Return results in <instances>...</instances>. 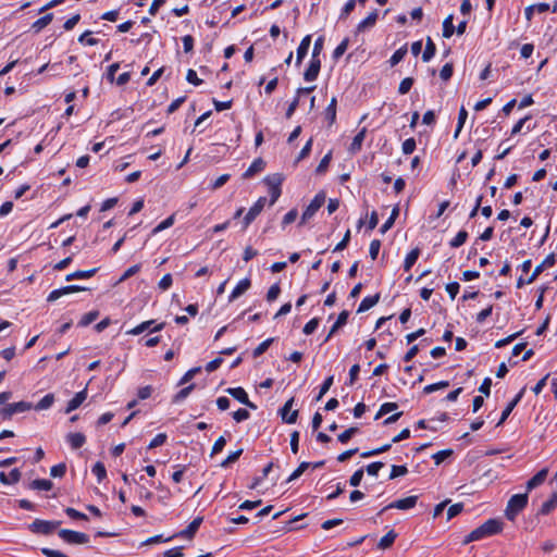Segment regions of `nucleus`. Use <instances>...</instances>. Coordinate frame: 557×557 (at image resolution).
I'll return each instance as SVG.
<instances>
[{"mask_svg": "<svg viewBox=\"0 0 557 557\" xmlns=\"http://www.w3.org/2000/svg\"><path fill=\"white\" fill-rule=\"evenodd\" d=\"M414 81L412 77H406L404 78L400 84H399V87H398V92L400 95H406L409 92V90L411 89L412 85H413Z\"/></svg>", "mask_w": 557, "mask_h": 557, "instance_id": "obj_56", "label": "nucleus"}, {"mask_svg": "<svg viewBox=\"0 0 557 557\" xmlns=\"http://www.w3.org/2000/svg\"><path fill=\"white\" fill-rule=\"evenodd\" d=\"M467 117H468V112L463 107H461L459 114H458V123H457V127L454 133V138H458V136L466 123Z\"/></svg>", "mask_w": 557, "mask_h": 557, "instance_id": "obj_44", "label": "nucleus"}, {"mask_svg": "<svg viewBox=\"0 0 557 557\" xmlns=\"http://www.w3.org/2000/svg\"><path fill=\"white\" fill-rule=\"evenodd\" d=\"M348 317H349V312L347 310H344L338 314L335 323L332 325V327H331L329 334L326 335V337L324 338L323 343L329 342L333 337V335L337 332V330L347 323Z\"/></svg>", "mask_w": 557, "mask_h": 557, "instance_id": "obj_17", "label": "nucleus"}, {"mask_svg": "<svg viewBox=\"0 0 557 557\" xmlns=\"http://www.w3.org/2000/svg\"><path fill=\"white\" fill-rule=\"evenodd\" d=\"M319 326V319L318 318H313L311 319L310 321H308L304 329H302V332L306 334V335H310L312 333L315 332V330L318 329Z\"/></svg>", "mask_w": 557, "mask_h": 557, "instance_id": "obj_62", "label": "nucleus"}, {"mask_svg": "<svg viewBox=\"0 0 557 557\" xmlns=\"http://www.w3.org/2000/svg\"><path fill=\"white\" fill-rule=\"evenodd\" d=\"M65 472L66 466L63 462L54 465L50 469V475L53 478H62L65 474Z\"/></svg>", "mask_w": 557, "mask_h": 557, "instance_id": "obj_59", "label": "nucleus"}, {"mask_svg": "<svg viewBox=\"0 0 557 557\" xmlns=\"http://www.w3.org/2000/svg\"><path fill=\"white\" fill-rule=\"evenodd\" d=\"M272 468H273V462L268 463L263 468L262 474H260V476H257L252 480L251 484L249 485V488L253 490V488L258 487L260 485V483L262 482V480L269 475Z\"/></svg>", "mask_w": 557, "mask_h": 557, "instance_id": "obj_40", "label": "nucleus"}, {"mask_svg": "<svg viewBox=\"0 0 557 557\" xmlns=\"http://www.w3.org/2000/svg\"><path fill=\"white\" fill-rule=\"evenodd\" d=\"M468 233L466 231H459L457 235L449 242L451 248H458L462 246L468 239Z\"/></svg>", "mask_w": 557, "mask_h": 557, "instance_id": "obj_42", "label": "nucleus"}, {"mask_svg": "<svg viewBox=\"0 0 557 557\" xmlns=\"http://www.w3.org/2000/svg\"><path fill=\"white\" fill-rule=\"evenodd\" d=\"M164 325H165L164 322L154 324V320H148V321L141 322L140 324H138L134 329L127 331L126 333L129 334V335H139L143 332L148 331V330L150 332H159V331L164 329Z\"/></svg>", "mask_w": 557, "mask_h": 557, "instance_id": "obj_9", "label": "nucleus"}, {"mask_svg": "<svg viewBox=\"0 0 557 557\" xmlns=\"http://www.w3.org/2000/svg\"><path fill=\"white\" fill-rule=\"evenodd\" d=\"M548 474V470L546 468L540 470L535 475H533L528 482H527V492H531L533 488L540 486L544 483Z\"/></svg>", "mask_w": 557, "mask_h": 557, "instance_id": "obj_16", "label": "nucleus"}, {"mask_svg": "<svg viewBox=\"0 0 557 557\" xmlns=\"http://www.w3.org/2000/svg\"><path fill=\"white\" fill-rule=\"evenodd\" d=\"M399 214V208L398 207H395L393 210H392V213L389 215V218L384 222V224L380 227V232L382 234H385L389 228H392V226L394 225L395 223V220L396 218L398 216Z\"/></svg>", "mask_w": 557, "mask_h": 557, "instance_id": "obj_36", "label": "nucleus"}, {"mask_svg": "<svg viewBox=\"0 0 557 557\" xmlns=\"http://www.w3.org/2000/svg\"><path fill=\"white\" fill-rule=\"evenodd\" d=\"M52 487L53 483L47 479H36L29 484V488L36 491H50Z\"/></svg>", "mask_w": 557, "mask_h": 557, "instance_id": "obj_31", "label": "nucleus"}, {"mask_svg": "<svg viewBox=\"0 0 557 557\" xmlns=\"http://www.w3.org/2000/svg\"><path fill=\"white\" fill-rule=\"evenodd\" d=\"M250 285H251V282L249 278L240 280L237 283V285L234 287V289L232 290V293L228 297V300L233 301L234 299L238 298L240 295H243L244 293H246L249 289Z\"/></svg>", "mask_w": 557, "mask_h": 557, "instance_id": "obj_22", "label": "nucleus"}, {"mask_svg": "<svg viewBox=\"0 0 557 557\" xmlns=\"http://www.w3.org/2000/svg\"><path fill=\"white\" fill-rule=\"evenodd\" d=\"M321 69V61L319 58H311L309 66L304 73V79L306 82H313L317 79Z\"/></svg>", "mask_w": 557, "mask_h": 557, "instance_id": "obj_14", "label": "nucleus"}, {"mask_svg": "<svg viewBox=\"0 0 557 557\" xmlns=\"http://www.w3.org/2000/svg\"><path fill=\"white\" fill-rule=\"evenodd\" d=\"M294 398L288 399L281 408L280 412L284 422L293 424L297 421L298 410L290 411Z\"/></svg>", "mask_w": 557, "mask_h": 557, "instance_id": "obj_13", "label": "nucleus"}, {"mask_svg": "<svg viewBox=\"0 0 557 557\" xmlns=\"http://www.w3.org/2000/svg\"><path fill=\"white\" fill-rule=\"evenodd\" d=\"M503 531V522L498 519H488L480 527L472 530L462 541L463 545L471 542L481 541Z\"/></svg>", "mask_w": 557, "mask_h": 557, "instance_id": "obj_1", "label": "nucleus"}, {"mask_svg": "<svg viewBox=\"0 0 557 557\" xmlns=\"http://www.w3.org/2000/svg\"><path fill=\"white\" fill-rule=\"evenodd\" d=\"M420 256V249L413 248L410 252L407 253L405 261H404V270L406 272L410 271L413 264L417 262L418 258Z\"/></svg>", "mask_w": 557, "mask_h": 557, "instance_id": "obj_30", "label": "nucleus"}, {"mask_svg": "<svg viewBox=\"0 0 557 557\" xmlns=\"http://www.w3.org/2000/svg\"><path fill=\"white\" fill-rule=\"evenodd\" d=\"M87 397V391L83 389L75 394V396L67 403L65 408V413H70L74 410H76L86 399Z\"/></svg>", "mask_w": 557, "mask_h": 557, "instance_id": "obj_20", "label": "nucleus"}, {"mask_svg": "<svg viewBox=\"0 0 557 557\" xmlns=\"http://www.w3.org/2000/svg\"><path fill=\"white\" fill-rule=\"evenodd\" d=\"M242 454H243V449H242V448H240V449H237V450H235V451H233V453H231V454L227 456V458L221 462V465H220V466H221L222 468H227V467H230V465H232V463H234L235 461H237V460H238V458L242 456Z\"/></svg>", "mask_w": 557, "mask_h": 557, "instance_id": "obj_55", "label": "nucleus"}, {"mask_svg": "<svg viewBox=\"0 0 557 557\" xmlns=\"http://www.w3.org/2000/svg\"><path fill=\"white\" fill-rule=\"evenodd\" d=\"M274 342V338H267L265 341H263L262 343H260L252 351V356L255 358L261 356L262 354H264L268 348L271 346V344Z\"/></svg>", "mask_w": 557, "mask_h": 557, "instance_id": "obj_47", "label": "nucleus"}, {"mask_svg": "<svg viewBox=\"0 0 557 557\" xmlns=\"http://www.w3.org/2000/svg\"><path fill=\"white\" fill-rule=\"evenodd\" d=\"M99 315L98 311H89L85 313L78 322V326L85 327L92 323Z\"/></svg>", "mask_w": 557, "mask_h": 557, "instance_id": "obj_46", "label": "nucleus"}, {"mask_svg": "<svg viewBox=\"0 0 557 557\" xmlns=\"http://www.w3.org/2000/svg\"><path fill=\"white\" fill-rule=\"evenodd\" d=\"M267 202L265 197H260L253 206L248 210L246 215L244 216L243 223L244 228H247L249 224L261 213Z\"/></svg>", "mask_w": 557, "mask_h": 557, "instance_id": "obj_8", "label": "nucleus"}, {"mask_svg": "<svg viewBox=\"0 0 557 557\" xmlns=\"http://www.w3.org/2000/svg\"><path fill=\"white\" fill-rule=\"evenodd\" d=\"M453 73H454V66L451 63H446L442 70L440 71V77L444 81V82H447L453 76Z\"/></svg>", "mask_w": 557, "mask_h": 557, "instance_id": "obj_61", "label": "nucleus"}, {"mask_svg": "<svg viewBox=\"0 0 557 557\" xmlns=\"http://www.w3.org/2000/svg\"><path fill=\"white\" fill-rule=\"evenodd\" d=\"M166 434L165 433H159L157 434L149 443L148 449H153L156 447H159L163 445L166 442Z\"/></svg>", "mask_w": 557, "mask_h": 557, "instance_id": "obj_57", "label": "nucleus"}, {"mask_svg": "<svg viewBox=\"0 0 557 557\" xmlns=\"http://www.w3.org/2000/svg\"><path fill=\"white\" fill-rule=\"evenodd\" d=\"M355 7L356 0H348L341 11L339 18H346L354 11Z\"/></svg>", "mask_w": 557, "mask_h": 557, "instance_id": "obj_63", "label": "nucleus"}, {"mask_svg": "<svg viewBox=\"0 0 557 557\" xmlns=\"http://www.w3.org/2000/svg\"><path fill=\"white\" fill-rule=\"evenodd\" d=\"M324 201L325 195L323 193L317 194L314 198L311 200V202L308 205V207L305 209L301 215V223L311 219L315 214V212L323 206Z\"/></svg>", "mask_w": 557, "mask_h": 557, "instance_id": "obj_6", "label": "nucleus"}, {"mask_svg": "<svg viewBox=\"0 0 557 557\" xmlns=\"http://www.w3.org/2000/svg\"><path fill=\"white\" fill-rule=\"evenodd\" d=\"M54 396L53 394L45 395L34 407L35 410H46L53 405Z\"/></svg>", "mask_w": 557, "mask_h": 557, "instance_id": "obj_37", "label": "nucleus"}, {"mask_svg": "<svg viewBox=\"0 0 557 557\" xmlns=\"http://www.w3.org/2000/svg\"><path fill=\"white\" fill-rule=\"evenodd\" d=\"M91 34H92L91 30H86L85 33H83L78 37V41L82 45H86V46H96V45H98L99 40L97 38L90 37Z\"/></svg>", "mask_w": 557, "mask_h": 557, "instance_id": "obj_53", "label": "nucleus"}, {"mask_svg": "<svg viewBox=\"0 0 557 557\" xmlns=\"http://www.w3.org/2000/svg\"><path fill=\"white\" fill-rule=\"evenodd\" d=\"M91 472L94 475H96L98 482H102L106 476H107V470H106V467L102 462L98 461L96 462L92 468H91Z\"/></svg>", "mask_w": 557, "mask_h": 557, "instance_id": "obj_38", "label": "nucleus"}, {"mask_svg": "<svg viewBox=\"0 0 557 557\" xmlns=\"http://www.w3.org/2000/svg\"><path fill=\"white\" fill-rule=\"evenodd\" d=\"M557 507V492H554L550 498L543 503L539 510V515H548Z\"/></svg>", "mask_w": 557, "mask_h": 557, "instance_id": "obj_28", "label": "nucleus"}, {"mask_svg": "<svg viewBox=\"0 0 557 557\" xmlns=\"http://www.w3.org/2000/svg\"><path fill=\"white\" fill-rule=\"evenodd\" d=\"M58 534L67 544H87L89 542V536L78 531L62 529Z\"/></svg>", "mask_w": 557, "mask_h": 557, "instance_id": "obj_4", "label": "nucleus"}, {"mask_svg": "<svg viewBox=\"0 0 557 557\" xmlns=\"http://www.w3.org/2000/svg\"><path fill=\"white\" fill-rule=\"evenodd\" d=\"M525 392V387H523L515 397L511 399L506 408L503 410L499 421L497 422V426L502 425L510 416L515 407L520 403Z\"/></svg>", "mask_w": 557, "mask_h": 557, "instance_id": "obj_12", "label": "nucleus"}, {"mask_svg": "<svg viewBox=\"0 0 557 557\" xmlns=\"http://www.w3.org/2000/svg\"><path fill=\"white\" fill-rule=\"evenodd\" d=\"M195 388V384H190L182 388L174 397L173 403L178 404L189 396L191 391Z\"/></svg>", "mask_w": 557, "mask_h": 557, "instance_id": "obj_49", "label": "nucleus"}, {"mask_svg": "<svg viewBox=\"0 0 557 557\" xmlns=\"http://www.w3.org/2000/svg\"><path fill=\"white\" fill-rule=\"evenodd\" d=\"M332 160V151H329L320 161L315 169L317 174H324L330 165Z\"/></svg>", "mask_w": 557, "mask_h": 557, "instance_id": "obj_45", "label": "nucleus"}, {"mask_svg": "<svg viewBox=\"0 0 557 557\" xmlns=\"http://www.w3.org/2000/svg\"><path fill=\"white\" fill-rule=\"evenodd\" d=\"M32 408H33V406L30 403L22 400V401L9 404L3 409H1L0 413L3 419H9L15 413L25 412V411L30 410Z\"/></svg>", "mask_w": 557, "mask_h": 557, "instance_id": "obj_7", "label": "nucleus"}, {"mask_svg": "<svg viewBox=\"0 0 557 557\" xmlns=\"http://www.w3.org/2000/svg\"><path fill=\"white\" fill-rule=\"evenodd\" d=\"M397 537V533L394 530L388 531L377 543L380 549H387L393 545Z\"/></svg>", "mask_w": 557, "mask_h": 557, "instance_id": "obj_29", "label": "nucleus"}, {"mask_svg": "<svg viewBox=\"0 0 557 557\" xmlns=\"http://www.w3.org/2000/svg\"><path fill=\"white\" fill-rule=\"evenodd\" d=\"M380 294H375V295H372V296H367L364 297L359 307H358V310L357 312H366L368 311L369 309H371L372 307H374L379 301H380Z\"/></svg>", "mask_w": 557, "mask_h": 557, "instance_id": "obj_25", "label": "nucleus"}, {"mask_svg": "<svg viewBox=\"0 0 557 557\" xmlns=\"http://www.w3.org/2000/svg\"><path fill=\"white\" fill-rule=\"evenodd\" d=\"M21 471L15 468L9 474L0 472V482L4 485L15 484L21 480Z\"/></svg>", "mask_w": 557, "mask_h": 557, "instance_id": "obj_26", "label": "nucleus"}, {"mask_svg": "<svg viewBox=\"0 0 557 557\" xmlns=\"http://www.w3.org/2000/svg\"><path fill=\"white\" fill-rule=\"evenodd\" d=\"M366 134H367V128L363 127L352 138V141H351V144L349 146V151L351 153H357L358 151L361 150L362 143H363L364 138H366Z\"/></svg>", "mask_w": 557, "mask_h": 557, "instance_id": "obj_23", "label": "nucleus"}, {"mask_svg": "<svg viewBox=\"0 0 557 557\" xmlns=\"http://www.w3.org/2000/svg\"><path fill=\"white\" fill-rule=\"evenodd\" d=\"M377 16H379L377 10H374L371 13H369V15L366 18H363L362 21L359 22V24L356 27V33L357 34L363 33L368 28L373 27L376 23Z\"/></svg>", "mask_w": 557, "mask_h": 557, "instance_id": "obj_18", "label": "nucleus"}, {"mask_svg": "<svg viewBox=\"0 0 557 557\" xmlns=\"http://www.w3.org/2000/svg\"><path fill=\"white\" fill-rule=\"evenodd\" d=\"M407 45H404L399 49H397L388 60L389 65L393 67L397 65L400 61H403V59L407 54Z\"/></svg>", "mask_w": 557, "mask_h": 557, "instance_id": "obj_34", "label": "nucleus"}, {"mask_svg": "<svg viewBox=\"0 0 557 557\" xmlns=\"http://www.w3.org/2000/svg\"><path fill=\"white\" fill-rule=\"evenodd\" d=\"M61 524L60 521H48L41 519H35L29 525L28 529L33 533L48 535L53 532V530Z\"/></svg>", "mask_w": 557, "mask_h": 557, "instance_id": "obj_3", "label": "nucleus"}, {"mask_svg": "<svg viewBox=\"0 0 557 557\" xmlns=\"http://www.w3.org/2000/svg\"><path fill=\"white\" fill-rule=\"evenodd\" d=\"M52 20H53V14L48 13V14L41 16L40 18H38L37 21H35L32 25V29L35 30L36 33H39L47 25H49L52 22Z\"/></svg>", "mask_w": 557, "mask_h": 557, "instance_id": "obj_32", "label": "nucleus"}, {"mask_svg": "<svg viewBox=\"0 0 557 557\" xmlns=\"http://www.w3.org/2000/svg\"><path fill=\"white\" fill-rule=\"evenodd\" d=\"M334 376L330 375L327 376L324 382L320 386L319 394L315 397V400L319 401L322 399V397L330 391L331 386L333 385Z\"/></svg>", "mask_w": 557, "mask_h": 557, "instance_id": "obj_43", "label": "nucleus"}, {"mask_svg": "<svg viewBox=\"0 0 557 557\" xmlns=\"http://www.w3.org/2000/svg\"><path fill=\"white\" fill-rule=\"evenodd\" d=\"M264 181L269 186L270 205L272 206L277 201L282 194L281 184L283 178L280 174H275L273 176L265 177Z\"/></svg>", "mask_w": 557, "mask_h": 557, "instance_id": "obj_5", "label": "nucleus"}, {"mask_svg": "<svg viewBox=\"0 0 557 557\" xmlns=\"http://www.w3.org/2000/svg\"><path fill=\"white\" fill-rule=\"evenodd\" d=\"M417 144L414 138H408L403 143V152L405 154H411L416 150Z\"/></svg>", "mask_w": 557, "mask_h": 557, "instance_id": "obj_64", "label": "nucleus"}, {"mask_svg": "<svg viewBox=\"0 0 557 557\" xmlns=\"http://www.w3.org/2000/svg\"><path fill=\"white\" fill-rule=\"evenodd\" d=\"M529 502L528 493L512 495L506 506L505 517L509 521H516L518 515L525 509Z\"/></svg>", "mask_w": 557, "mask_h": 557, "instance_id": "obj_2", "label": "nucleus"}, {"mask_svg": "<svg viewBox=\"0 0 557 557\" xmlns=\"http://www.w3.org/2000/svg\"><path fill=\"white\" fill-rule=\"evenodd\" d=\"M336 107L337 99L333 97L324 110V119L329 122V126H332L336 121Z\"/></svg>", "mask_w": 557, "mask_h": 557, "instance_id": "obj_24", "label": "nucleus"}, {"mask_svg": "<svg viewBox=\"0 0 557 557\" xmlns=\"http://www.w3.org/2000/svg\"><path fill=\"white\" fill-rule=\"evenodd\" d=\"M66 441L73 449L81 448L86 443V436L83 433H69Z\"/></svg>", "mask_w": 557, "mask_h": 557, "instance_id": "obj_27", "label": "nucleus"}, {"mask_svg": "<svg viewBox=\"0 0 557 557\" xmlns=\"http://www.w3.org/2000/svg\"><path fill=\"white\" fill-rule=\"evenodd\" d=\"M310 44H311L310 35H307L301 39V41L297 48V54H296V65L297 66H299L301 64L304 58L307 55Z\"/></svg>", "mask_w": 557, "mask_h": 557, "instance_id": "obj_19", "label": "nucleus"}, {"mask_svg": "<svg viewBox=\"0 0 557 557\" xmlns=\"http://www.w3.org/2000/svg\"><path fill=\"white\" fill-rule=\"evenodd\" d=\"M265 168V162L261 158H257L252 161L249 168L244 172V178H251L255 174L263 171Z\"/></svg>", "mask_w": 557, "mask_h": 557, "instance_id": "obj_21", "label": "nucleus"}, {"mask_svg": "<svg viewBox=\"0 0 557 557\" xmlns=\"http://www.w3.org/2000/svg\"><path fill=\"white\" fill-rule=\"evenodd\" d=\"M454 16L448 15L444 22H443V37L444 38H450L455 33V26H454Z\"/></svg>", "mask_w": 557, "mask_h": 557, "instance_id": "obj_35", "label": "nucleus"}, {"mask_svg": "<svg viewBox=\"0 0 557 557\" xmlns=\"http://www.w3.org/2000/svg\"><path fill=\"white\" fill-rule=\"evenodd\" d=\"M175 222V213L171 214L170 216H168L164 221H162L161 223H159L153 230H152V235H156L169 227H171Z\"/></svg>", "mask_w": 557, "mask_h": 557, "instance_id": "obj_39", "label": "nucleus"}, {"mask_svg": "<svg viewBox=\"0 0 557 557\" xmlns=\"http://www.w3.org/2000/svg\"><path fill=\"white\" fill-rule=\"evenodd\" d=\"M394 443H388V444H385L379 448H375V449H372V450H369V451H364L362 453L360 456L362 458H369V457H372V456H376V455H380V454H383L385 451H388L392 447Z\"/></svg>", "mask_w": 557, "mask_h": 557, "instance_id": "obj_50", "label": "nucleus"}, {"mask_svg": "<svg viewBox=\"0 0 557 557\" xmlns=\"http://www.w3.org/2000/svg\"><path fill=\"white\" fill-rule=\"evenodd\" d=\"M202 522L201 517L195 518L184 530L178 532L175 536L183 539H193L196 532L198 531L200 524Z\"/></svg>", "mask_w": 557, "mask_h": 557, "instance_id": "obj_15", "label": "nucleus"}, {"mask_svg": "<svg viewBox=\"0 0 557 557\" xmlns=\"http://www.w3.org/2000/svg\"><path fill=\"white\" fill-rule=\"evenodd\" d=\"M435 52H436V46H435L434 41L432 40V38L428 37L426 42H425V49L422 53L423 62H429L435 55Z\"/></svg>", "mask_w": 557, "mask_h": 557, "instance_id": "obj_33", "label": "nucleus"}, {"mask_svg": "<svg viewBox=\"0 0 557 557\" xmlns=\"http://www.w3.org/2000/svg\"><path fill=\"white\" fill-rule=\"evenodd\" d=\"M359 432V429L357 426H351L347 430H345L343 433H341L338 436H337V440L342 443V444H346L355 434H357Z\"/></svg>", "mask_w": 557, "mask_h": 557, "instance_id": "obj_51", "label": "nucleus"}, {"mask_svg": "<svg viewBox=\"0 0 557 557\" xmlns=\"http://www.w3.org/2000/svg\"><path fill=\"white\" fill-rule=\"evenodd\" d=\"M417 502H418V496H408L406 498L397 499V500L388 504L387 506H385L381 510L380 513H382L383 511H385L387 509H392V508H396V509H400V510L411 509L417 505Z\"/></svg>", "mask_w": 557, "mask_h": 557, "instance_id": "obj_10", "label": "nucleus"}, {"mask_svg": "<svg viewBox=\"0 0 557 557\" xmlns=\"http://www.w3.org/2000/svg\"><path fill=\"white\" fill-rule=\"evenodd\" d=\"M448 386H449V382L448 381H441V382L429 384V385L424 386L423 393L424 394H431V393H433L435 391H438V389H442V388H446Z\"/></svg>", "mask_w": 557, "mask_h": 557, "instance_id": "obj_54", "label": "nucleus"}, {"mask_svg": "<svg viewBox=\"0 0 557 557\" xmlns=\"http://www.w3.org/2000/svg\"><path fill=\"white\" fill-rule=\"evenodd\" d=\"M348 45H349V39L344 38L341 41V44L334 49L333 54H332L333 59L338 60L346 52Z\"/></svg>", "mask_w": 557, "mask_h": 557, "instance_id": "obj_52", "label": "nucleus"}, {"mask_svg": "<svg viewBox=\"0 0 557 557\" xmlns=\"http://www.w3.org/2000/svg\"><path fill=\"white\" fill-rule=\"evenodd\" d=\"M310 466L311 462L302 461L288 476L287 482L298 479Z\"/></svg>", "mask_w": 557, "mask_h": 557, "instance_id": "obj_48", "label": "nucleus"}, {"mask_svg": "<svg viewBox=\"0 0 557 557\" xmlns=\"http://www.w3.org/2000/svg\"><path fill=\"white\" fill-rule=\"evenodd\" d=\"M407 473H408V469H407L406 466L393 465L392 466V470H391V474H389V480L396 479L398 476H403V475H405Z\"/></svg>", "mask_w": 557, "mask_h": 557, "instance_id": "obj_60", "label": "nucleus"}, {"mask_svg": "<svg viewBox=\"0 0 557 557\" xmlns=\"http://www.w3.org/2000/svg\"><path fill=\"white\" fill-rule=\"evenodd\" d=\"M280 294H281V287H280V284H278V283H275V284H273V285L269 288V290H268V293H267V300H268L269 302H272V301H274V300H276V299H277V297L280 296Z\"/></svg>", "mask_w": 557, "mask_h": 557, "instance_id": "obj_58", "label": "nucleus"}, {"mask_svg": "<svg viewBox=\"0 0 557 557\" xmlns=\"http://www.w3.org/2000/svg\"><path fill=\"white\" fill-rule=\"evenodd\" d=\"M226 393L250 409H257V406L249 400L248 394L243 387H228Z\"/></svg>", "mask_w": 557, "mask_h": 557, "instance_id": "obj_11", "label": "nucleus"}, {"mask_svg": "<svg viewBox=\"0 0 557 557\" xmlns=\"http://www.w3.org/2000/svg\"><path fill=\"white\" fill-rule=\"evenodd\" d=\"M398 408V405L396 403H384L381 405L379 411L376 412L374 420H379L384 414L392 412Z\"/></svg>", "mask_w": 557, "mask_h": 557, "instance_id": "obj_41", "label": "nucleus"}]
</instances>
